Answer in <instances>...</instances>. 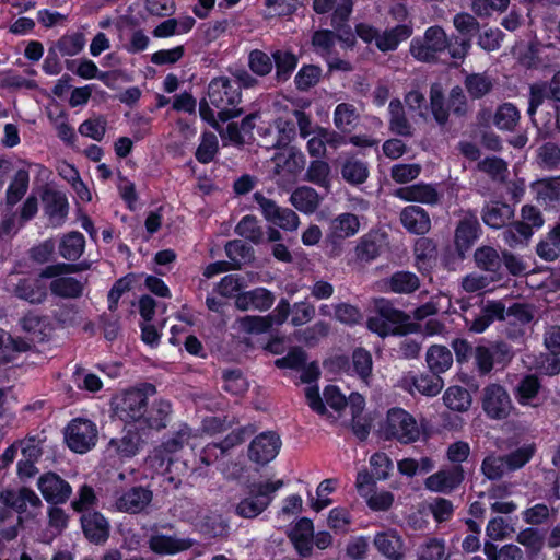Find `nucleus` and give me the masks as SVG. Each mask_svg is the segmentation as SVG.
Listing matches in <instances>:
<instances>
[{
    "instance_id": "64",
    "label": "nucleus",
    "mask_w": 560,
    "mask_h": 560,
    "mask_svg": "<svg viewBox=\"0 0 560 560\" xmlns=\"http://www.w3.org/2000/svg\"><path fill=\"white\" fill-rule=\"evenodd\" d=\"M195 438L197 434L188 425L182 424L172 438L162 443L161 448L166 453H176Z\"/></svg>"
},
{
    "instance_id": "5",
    "label": "nucleus",
    "mask_w": 560,
    "mask_h": 560,
    "mask_svg": "<svg viewBox=\"0 0 560 560\" xmlns=\"http://www.w3.org/2000/svg\"><path fill=\"white\" fill-rule=\"evenodd\" d=\"M382 433L386 440L395 439L404 444L412 443L420 436L417 421L401 408H392L387 411Z\"/></svg>"
},
{
    "instance_id": "33",
    "label": "nucleus",
    "mask_w": 560,
    "mask_h": 560,
    "mask_svg": "<svg viewBox=\"0 0 560 560\" xmlns=\"http://www.w3.org/2000/svg\"><path fill=\"white\" fill-rule=\"evenodd\" d=\"M340 174L346 183L353 186L361 185L369 178V165L365 161L349 155L340 164Z\"/></svg>"
},
{
    "instance_id": "43",
    "label": "nucleus",
    "mask_w": 560,
    "mask_h": 560,
    "mask_svg": "<svg viewBox=\"0 0 560 560\" xmlns=\"http://www.w3.org/2000/svg\"><path fill=\"white\" fill-rule=\"evenodd\" d=\"M45 212L50 219L62 220L68 213V200L65 194L58 190L46 189L43 194Z\"/></svg>"
},
{
    "instance_id": "59",
    "label": "nucleus",
    "mask_w": 560,
    "mask_h": 560,
    "mask_svg": "<svg viewBox=\"0 0 560 560\" xmlns=\"http://www.w3.org/2000/svg\"><path fill=\"white\" fill-rule=\"evenodd\" d=\"M235 328L244 334L248 335H260L267 332L269 327V322L266 316H253L246 315L240 317L235 320Z\"/></svg>"
},
{
    "instance_id": "46",
    "label": "nucleus",
    "mask_w": 560,
    "mask_h": 560,
    "mask_svg": "<svg viewBox=\"0 0 560 560\" xmlns=\"http://www.w3.org/2000/svg\"><path fill=\"white\" fill-rule=\"evenodd\" d=\"M413 253L417 268L420 271H427L435 259L436 245L431 238L420 237L415 243Z\"/></svg>"
},
{
    "instance_id": "62",
    "label": "nucleus",
    "mask_w": 560,
    "mask_h": 560,
    "mask_svg": "<svg viewBox=\"0 0 560 560\" xmlns=\"http://www.w3.org/2000/svg\"><path fill=\"white\" fill-rule=\"evenodd\" d=\"M322 77V69L315 65H304L294 78L295 86L299 91H307L315 86Z\"/></svg>"
},
{
    "instance_id": "37",
    "label": "nucleus",
    "mask_w": 560,
    "mask_h": 560,
    "mask_svg": "<svg viewBox=\"0 0 560 560\" xmlns=\"http://www.w3.org/2000/svg\"><path fill=\"white\" fill-rule=\"evenodd\" d=\"M271 57L276 67V80L288 81L299 63L298 56L290 49H276L271 51Z\"/></svg>"
},
{
    "instance_id": "21",
    "label": "nucleus",
    "mask_w": 560,
    "mask_h": 560,
    "mask_svg": "<svg viewBox=\"0 0 560 560\" xmlns=\"http://www.w3.org/2000/svg\"><path fill=\"white\" fill-rule=\"evenodd\" d=\"M474 262L479 270L497 282L505 278L504 268L502 267V254L492 246L483 245L478 247L474 253Z\"/></svg>"
},
{
    "instance_id": "10",
    "label": "nucleus",
    "mask_w": 560,
    "mask_h": 560,
    "mask_svg": "<svg viewBox=\"0 0 560 560\" xmlns=\"http://www.w3.org/2000/svg\"><path fill=\"white\" fill-rule=\"evenodd\" d=\"M275 182L281 188H290L298 175L306 165L304 153L295 147H290L288 154H277L275 158Z\"/></svg>"
},
{
    "instance_id": "44",
    "label": "nucleus",
    "mask_w": 560,
    "mask_h": 560,
    "mask_svg": "<svg viewBox=\"0 0 560 560\" xmlns=\"http://www.w3.org/2000/svg\"><path fill=\"white\" fill-rule=\"evenodd\" d=\"M30 184V172L26 168H20L15 172L5 192L7 206H15L26 194Z\"/></svg>"
},
{
    "instance_id": "2",
    "label": "nucleus",
    "mask_w": 560,
    "mask_h": 560,
    "mask_svg": "<svg viewBox=\"0 0 560 560\" xmlns=\"http://www.w3.org/2000/svg\"><path fill=\"white\" fill-rule=\"evenodd\" d=\"M209 103L219 109L220 121H228L243 114L238 107L242 102V91L228 77L213 78L208 84Z\"/></svg>"
},
{
    "instance_id": "4",
    "label": "nucleus",
    "mask_w": 560,
    "mask_h": 560,
    "mask_svg": "<svg viewBox=\"0 0 560 560\" xmlns=\"http://www.w3.org/2000/svg\"><path fill=\"white\" fill-rule=\"evenodd\" d=\"M155 394L156 387L149 383L125 390L117 399L116 415L125 422H139L145 415L149 398Z\"/></svg>"
},
{
    "instance_id": "6",
    "label": "nucleus",
    "mask_w": 560,
    "mask_h": 560,
    "mask_svg": "<svg viewBox=\"0 0 560 560\" xmlns=\"http://www.w3.org/2000/svg\"><path fill=\"white\" fill-rule=\"evenodd\" d=\"M452 37L448 38L441 26L427 28L422 38H413L410 44L411 55L420 61H433L438 55L447 50L451 55Z\"/></svg>"
},
{
    "instance_id": "58",
    "label": "nucleus",
    "mask_w": 560,
    "mask_h": 560,
    "mask_svg": "<svg viewBox=\"0 0 560 560\" xmlns=\"http://www.w3.org/2000/svg\"><path fill=\"white\" fill-rule=\"evenodd\" d=\"M537 162L544 170H560V147L553 142H546L537 151Z\"/></svg>"
},
{
    "instance_id": "28",
    "label": "nucleus",
    "mask_w": 560,
    "mask_h": 560,
    "mask_svg": "<svg viewBox=\"0 0 560 560\" xmlns=\"http://www.w3.org/2000/svg\"><path fill=\"white\" fill-rule=\"evenodd\" d=\"M314 526L310 518L302 517L298 521L290 533V539L298 553L307 558L313 551Z\"/></svg>"
},
{
    "instance_id": "16",
    "label": "nucleus",
    "mask_w": 560,
    "mask_h": 560,
    "mask_svg": "<svg viewBox=\"0 0 560 560\" xmlns=\"http://www.w3.org/2000/svg\"><path fill=\"white\" fill-rule=\"evenodd\" d=\"M481 234L478 217L472 211L463 212L454 233V245L460 257L471 248Z\"/></svg>"
},
{
    "instance_id": "63",
    "label": "nucleus",
    "mask_w": 560,
    "mask_h": 560,
    "mask_svg": "<svg viewBox=\"0 0 560 560\" xmlns=\"http://www.w3.org/2000/svg\"><path fill=\"white\" fill-rule=\"evenodd\" d=\"M248 67L254 74L266 77L272 71V57L260 49H253L248 55Z\"/></svg>"
},
{
    "instance_id": "19",
    "label": "nucleus",
    "mask_w": 560,
    "mask_h": 560,
    "mask_svg": "<svg viewBox=\"0 0 560 560\" xmlns=\"http://www.w3.org/2000/svg\"><path fill=\"white\" fill-rule=\"evenodd\" d=\"M280 447L281 440L279 435L273 432H264L252 441L248 457L257 464L265 465L278 455Z\"/></svg>"
},
{
    "instance_id": "20",
    "label": "nucleus",
    "mask_w": 560,
    "mask_h": 560,
    "mask_svg": "<svg viewBox=\"0 0 560 560\" xmlns=\"http://www.w3.org/2000/svg\"><path fill=\"white\" fill-rule=\"evenodd\" d=\"M81 528L85 538L93 544L103 545L107 541L110 525L98 511H86L80 517Z\"/></svg>"
},
{
    "instance_id": "61",
    "label": "nucleus",
    "mask_w": 560,
    "mask_h": 560,
    "mask_svg": "<svg viewBox=\"0 0 560 560\" xmlns=\"http://www.w3.org/2000/svg\"><path fill=\"white\" fill-rule=\"evenodd\" d=\"M330 166L320 159L313 160L305 173L304 179L320 187H327L329 184Z\"/></svg>"
},
{
    "instance_id": "1",
    "label": "nucleus",
    "mask_w": 560,
    "mask_h": 560,
    "mask_svg": "<svg viewBox=\"0 0 560 560\" xmlns=\"http://www.w3.org/2000/svg\"><path fill=\"white\" fill-rule=\"evenodd\" d=\"M92 264L88 260H82L77 264L58 262L42 269L40 277L52 279L49 284V290L52 295L74 300L83 295L85 284L73 277L62 275L85 271L89 270Z\"/></svg>"
},
{
    "instance_id": "48",
    "label": "nucleus",
    "mask_w": 560,
    "mask_h": 560,
    "mask_svg": "<svg viewBox=\"0 0 560 560\" xmlns=\"http://www.w3.org/2000/svg\"><path fill=\"white\" fill-rule=\"evenodd\" d=\"M444 404L454 411L464 412L469 409L472 402L470 393L462 386H450L443 395Z\"/></svg>"
},
{
    "instance_id": "32",
    "label": "nucleus",
    "mask_w": 560,
    "mask_h": 560,
    "mask_svg": "<svg viewBox=\"0 0 560 560\" xmlns=\"http://www.w3.org/2000/svg\"><path fill=\"white\" fill-rule=\"evenodd\" d=\"M323 198L310 186H300L295 188L291 196V205L304 214H313L320 206Z\"/></svg>"
},
{
    "instance_id": "52",
    "label": "nucleus",
    "mask_w": 560,
    "mask_h": 560,
    "mask_svg": "<svg viewBox=\"0 0 560 560\" xmlns=\"http://www.w3.org/2000/svg\"><path fill=\"white\" fill-rule=\"evenodd\" d=\"M478 171L486 173L493 182L504 183L509 177L508 163L498 156H487L477 164Z\"/></svg>"
},
{
    "instance_id": "18",
    "label": "nucleus",
    "mask_w": 560,
    "mask_h": 560,
    "mask_svg": "<svg viewBox=\"0 0 560 560\" xmlns=\"http://www.w3.org/2000/svg\"><path fill=\"white\" fill-rule=\"evenodd\" d=\"M152 499L151 490L142 486L131 487L116 498L115 509L128 514H140L148 509Z\"/></svg>"
},
{
    "instance_id": "30",
    "label": "nucleus",
    "mask_w": 560,
    "mask_h": 560,
    "mask_svg": "<svg viewBox=\"0 0 560 560\" xmlns=\"http://www.w3.org/2000/svg\"><path fill=\"white\" fill-rule=\"evenodd\" d=\"M172 412V405L165 399H156L150 406L147 404L145 415L140 423L154 430L165 429Z\"/></svg>"
},
{
    "instance_id": "55",
    "label": "nucleus",
    "mask_w": 560,
    "mask_h": 560,
    "mask_svg": "<svg viewBox=\"0 0 560 560\" xmlns=\"http://www.w3.org/2000/svg\"><path fill=\"white\" fill-rule=\"evenodd\" d=\"M235 233L255 244L264 242V231L255 215L243 217L235 226Z\"/></svg>"
},
{
    "instance_id": "31",
    "label": "nucleus",
    "mask_w": 560,
    "mask_h": 560,
    "mask_svg": "<svg viewBox=\"0 0 560 560\" xmlns=\"http://www.w3.org/2000/svg\"><path fill=\"white\" fill-rule=\"evenodd\" d=\"M388 128L400 137H412L413 127L406 116L404 105L399 98H393L388 105Z\"/></svg>"
},
{
    "instance_id": "11",
    "label": "nucleus",
    "mask_w": 560,
    "mask_h": 560,
    "mask_svg": "<svg viewBox=\"0 0 560 560\" xmlns=\"http://www.w3.org/2000/svg\"><path fill=\"white\" fill-rule=\"evenodd\" d=\"M97 428L89 419L75 418L65 428V441L74 453L84 454L97 442Z\"/></svg>"
},
{
    "instance_id": "38",
    "label": "nucleus",
    "mask_w": 560,
    "mask_h": 560,
    "mask_svg": "<svg viewBox=\"0 0 560 560\" xmlns=\"http://www.w3.org/2000/svg\"><path fill=\"white\" fill-rule=\"evenodd\" d=\"M225 253L233 270L241 269L255 258L253 247L241 240L229 241L225 244Z\"/></svg>"
},
{
    "instance_id": "26",
    "label": "nucleus",
    "mask_w": 560,
    "mask_h": 560,
    "mask_svg": "<svg viewBox=\"0 0 560 560\" xmlns=\"http://www.w3.org/2000/svg\"><path fill=\"white\" fill-rule=\"evenodd\" d=\"M384 243V234L370 231L362 235L354 247L355 259L363 264L375 260L380 255Z\"/></svg>"
},
{
    "instance_id": "54",
    "label": "nucleus",
    "mask_w": 560,
    "mask_h": 560,
    "mask_svg": "<svg viewBox=\"0 0 560 560\" xmlns=\"http://www.w3.org/2000/svg\"><path fill=\"white\" fill-rule=\"evenodd\" d=\"M412 385L422 395L435 396L443 387V380L432 372L421 373L412 376Z\"/></svg>"
},
{
    "instance_id": "47",
    "label": "nucleus",
    "mask_w": 560,
    "mask_h": 560,
    "mask_svg": "<svg viewBox=\"0 0 560 560\" xmlns=\"http://www.w3.org/2000/svg\"><path fill=\"white\" fill-rule=\"evenodd\" d=\"M200 530L211 538H228L230 535V524L223 515L210 513L201 521Z\"/></svg>"
},
{
    "instance_id": "15",
    "label": "nucleus",
    "mask_w": 560,
    "mask_h": 560,
    "mask_svg": "<svg viewBox=\"0 0 560 560\" xmlns=\"http://www.w3.org/2000/svg\"><path fill=\"white\" fill-rule=\"evenodd\" d=\"M37 488L50 505L65 504L72 495L71 485L52 471L45 472L37 479Z\"/></svg>"
},
{
    "instance_id": "34",
    "label": "nucleus",
    "mask_w": 560,
    "mask_h": 560,
    "mask_svg": "<svg viewBox=\"0 0 560 560\" xmlns=\"http://www.w3.org/2000/svg\"><path fill=\"white\" fill-rule=\"evenodd\" d=\"M514 217L513 208L503 202H490L482 209L481 218L486 225L492 229L505 226Z\"/></svg>"
},
{
    "instance_id": "12",
    "label": "nucleus",
    "mask_w": 560,
    "mask_h": 560,
    "mask_svg": "<svg viewBox=\"0 0 560 560\" xmlns=\"http://www.w3.org/2000/svg\"><path fill=\"white\" fill-rule=\"evenodd\" d=\"M481 408L486 416L492 420H504L514 409L510 394L504 386L491 383L481 392Z\"/></svg>"
},
{
    "instance_id": "45",
    "label": "nucleus",
    "mask_w": 560,
    "mask_h": 560,
    "mask_svg": "<svg viewBox=\"0 0 560 560\" xmlns=\"http://www.w3.org/2000/svg\"><path fill=\"white\" fill-rule=\"evenodd\" d=\"M465 89L472 100L486 96L493 89V80L487 73L467 74L464 81Z\"/></svg>"
},
{
    "instance_id": "35",
    "label": "nucleus",
    "mask_w": 560,
    "mask_h": 560,
    "mask_svg": "<svg viewBox=\"0 0 560 560\" xmlns=\"http://www.w3.org/2000/svg\"><path fill=\"white\" fill-rule=\"evenodd\" d=\"M85 249V238L82 233L72 231L63 234L58 245L59 255L68 261H77Z\"/></svg>"
},
{
    "instance_id": "39",
    "label": "nucleus",
    "mask_w": 560,
    "mask_h": 560,
    "mask_svg": "<svg viewBox=\"0 0 560 560\" xmlns=\"http://www.w3.org/2000/svg\"><path fill=\"white\" fill-rule=\"evenodd\" d=\"M412 34V27L407 24H398L395 27L384 31L377 37L376 47L383 51L395 50L398 45L408 39Z\"/></svg>"
},
{
    "instance_id": "27",
    "label": "nucleus",
    "mask_w": 560,
    "mask_h": 560,
    "mask_svg": "<svg viewBox=\"0 0 560 560\" xmlns=\"http://www.w3.org/2000/svg\"><path fill=\"white\" fill-rule=\"evenodd\" d=\"M399 219L402 226L412 234L424 235L431 229L429 213L420 206L405 207Z\"/></svg>"
},
{
    "instance_id": "51",
    "label": "nucleus",
    "mask_w": 560,
    "mask_h": 560,
    "mask_svg": "<svg viewBox=\"0 0 560 560\" xmlns=\"http://www.w3.org/2000/svg\"><path fill=\"white\" fill-rule=\"evenodd\" d=\"M521 119L520 110L512 103H503L494 114L493 122L500 130L514 131Z\"/></svg>"
},
{
    "instance_id": "40",
    "label": "nucleus",
    "mask_w": 560,
    "mask_h": 560,
    "mask_svg": "<svg viewBox=\"0 0 560 560\" xmlns=\"http://www.w3.org/2000/svg\"><path fill=\"white\" fill-rule=\"evenodd\" d=\"M360 114L350 103H339L334 110V125L342 133L351 132L359 122Z\"/></svg>"
},
{
    "instance_id": "36",
    "label": "nucleus",
    "mask_w": 560,
    "mask_h": 560,
    "mask_svg": "<svg viewBox=\"0 0 560 560\" xmlns=\"http://www.w3.org/2000/svg\"><path fill=\"white\" fill-rule=\"evenodd\" d=\"M385 285L393 293L410 294L420 288V279L413 272L400 270L387 278Z\"/></svg>"
},
{
    "instance_id": "49",
    "label": "nucleus",
    "mask_w": 560,
    "mask_h": 560,
    "mask_svg": "<svg viewBox=\"0 0 560 560\" xmlns=\"http://www.w3.org/2000/svg\"><path fill=\"white\" fill-rule=\"evenodd\" d=\"M430 108L435 121L440 126L446 125L450 116V108L445 101L443 90L439 83H433L430 88Z\"/></svg>"
},
{
    "instance_id": "50",
    "label": "nucleus",
    "mask_w": 560,
    "mask_h": 560,
    "mask_svg": "<svg viewBox=\"0 0 560 560\" xmlns=\"http://www.w3.org/2000/svg\"><path fill=\"white\" fill-rule=\"evenodd\" d=\"M141 438L136 431H128L119 439L109 441V448H114L115 453L120 457H132L140 448Z\"/></svg>"
},
{
    "instance_id": "41",
    "label": "nucleus",
    "mask_w": 560,
    "mask_h": 560,
    "mask_svg": "<svg viewBox=\"0 0 560 560\" xmlns=\"http://www.w3.org/2000/svg\"><path fill=\"white\" fill-rule=\"evenodd\" d=\"M375 311L397 334H404L402 327L409 322L410 316L395 308L388 301L382 299L376 303Z\"/></svg>"
},
{
    "instance_id": "9",
    "label": "nucleus",
    "mask_w": 560,
    "mask_h": 560,
    "mask_svg": "<svg viewBox=\"0 0 560 560\" xmlns=\"http://www.w3.org/2000/svg\"><path fill=\"white\" fill-rule=\"evenodd\" d=\"M40 277L12 276L5 280V290L19 300L32 305H40L48 298L47 285Z\"/></svg>"
},
{
    "instance_id": "60",
    "label": "nucleus",
    "mask_w": 560,
    "mask_h": 560,
    "mask_svg": "<svg viewBox=\"0 0 560 560\" xmlns=\"http://www.w3.org/2000/svg\"><path fill=\"white\" fill-rule=\"evenodd\" d=\"M219 151V142L213 132L206 131L201 136V142L198 145L195 156L198 162L208 164L213 161Z\"/></svg>"
},
{
    "instance_id": "7",
    "label": "nucleus",
    "mask_w": 560,
    "mask_h": 560,
    "mask_svg": "<svg viewBox=\"0 0 560 560\" xmlns=\"http://www.w3.org/2000/svg\"><path fill=\"white\" fill-rule=\"evenodd\" d=\"M0 503L10 506L19 514L18 526L23 520L37 517L43 510V501L37 493L26 487L18 490L9 489L0 492Z\"/></svg>"
},
{
    "instance_id": "8",
    "label": "nucleus",
    "mask_w": 560,
    "mask_h": 560,
    "mask_svg": "<svg viewBox=\"0 0 560 560\" xmlns=\"http://www.w3.org/2000/svg\"><path fill=\"white\" fill-rule=\"evenodd\" d=\"M453 25L458 35L452 36L451 58L464 61L471 48L474 36L480 30V24L472 14L460 12L454 15Z\"/></svg>"
},
{
    "instance_id": "53",
    "label": "nucleus",
    "mask_w": 560,
    "mask_h": 560,
    "mask_svg": "<svg viewBox=\"0 0 560 560\" xmlns=\"http://www.w3.org/2000/svg\"><path fill=\"white\" fill-rule=\"evenodd\" d=\"M446 552L443 538L427 537L417 549V560H442Z\"/></svg>"
},
{
    "instance_id": "24",
    "label": "nucleus",
    "mask_w": 560,
    "mask_h": 560,
    "mask_svg": "<svg viewBox=\"0 0 560 560\" xmlns=\"http://www.w3.org/2000/svg\"><path fill=\"white\" fill-rule=\"evenodd\" d=\"M395 196L408 202H419L435 206L440 202L442 195L432 184L418 183L398 188Z\"/></svg>"
},
{
    "instance_id": "57",
    "label": "nucleus",
    "mask_w": 560,
    "mask_h": 560,
    "mask_svg": "<svg viewBox=\"0 0 560 560\" xmlns=\"http://www.w3.org/2000/svg\"><path fill=\"white\" fill-rule=\"evenodd\" d=\"M223 389L232 395L240 396L247 392L248 383L238 369L222 371Z\"/></svg>"
},
{
    "instance_id": "42",
    "label": "nucleus",
    "mask_w": 560,
    "mask_h": 560,
    "mask_svg": "<svg viewBox=\"0 0 560 560\" xmlns=\"http://www.w3.org/2000/svg\"><path fill=\"white\" fill-rule=\"evenodd\" d=\"M427 363L430 372L440 375L447 371L453 363L452 352L444 346L434 345L427 351Z\"/></svg>"
},
{
    "instance_id": "17",
    "label": "nucleus",
    "mask_w": 560,
    "mask_h": 560,
    "mask_svg": "<svg viewBox=\"0 0 560 560\" xmlns=\"http://www.w3.org/2000/svg\"><path fill=\"white\" fill-rule=\"evenodd\" d=\"M465 480V471L462 465H452L430 475L424 480L427 490L435 493L450 494Z\"/></svg>"
},
{
    "instance_id": "56",
    "label": "nucleus",
    "mask_w": 560,
    "mask_h": 560,
    "mask_svg": "<svg viewBox=\"0 0 560 560\" xmlns=\"http://www.w3.org/2000/svg\"><path fill=\"white\" fill-rule=\"evenodd\" d=\"M481 472L489 480H499L505 474L511 472L506 459L501 455L490 454L481 463Z\"/></svg>"
},
{
    "instance_id": "22",
    "label": "nucleus",
    "mask_w": 560,
    "mask_h": 560,
    "mask_svg": "<svg viewBox=\"0 0 560 560\" xmlns=\"http://www.w3.org/2000/svg\"><path fill=\"white\" fill-rule=\"evenodd\" d=\"M195 540L188 537L154 532L148 540L149 548L158 555H176L190 549Z\"/></svg>"
},
{
    "instance_id": "29",
    "label": "nucleus",
    "mask_w": 560,
    "mask_h": 560,
    "mask_svg": "<svg viewBox=\"0 0 560 560\" xmlns=\"http://www.w3.org/2000/svg\"><path fill=\"white\" fill-rule=\"evenodd\" d=\"M373 544L377 551L389 560H400L404 557V540L396 530L377 533Z\"/></svg>"
},
{
    "instance_id": "3",
    "label": "nucleus",
    "mask_w": 560,
    "mask_h": 560,
    "mask_svg": "<svg viewBox=\"0 0 560 560\" xmlns=\"http://www.w3.org/2000/svg\"><path fill=\"white\" fill-rule=\"evenodd\" d=\"M282 487V480L250 483L246 495L235 505V514L243 518L257 517L270 505L275 493Z\"/></svg>"
},
{
    "instance_id": "14",
    "label": "nucleus",
    "mask_w": 560,
    "mask_h": 560,
    "mask_svg": "<svg viewBox=\"0 0 560 560\" xmlns=\"http://www.w3.org/2000/svg\"><path fill=\"white\" fill-rule=\"evenodd\" d=\"M360 228L359 217L350 212L340 213L328 222L325 241L331 245L335 256L340 254L341 243L354 236Z\"/></svg>"
},
{
    "instance_id": "23",
    "label": "nucleus",
    "mask_w": 560,
    "mask_h": 560,
    "mask_svg": "<svg viewBox=\"0 0 560 560\" xmlns=\"http://www.w3.org/2000/svg\"><path fill=\"white\" fill-rule=\"evenodd\" d=\"M275 299L271 291L259 287L238 293L235 299V307L243 312L250 310L265 312L272 306Z\"/></svg>"
},
{
    "instance_id": "25",
    "label": "nucleus",
    "mask_w": 560,
    "mask_h": 560,
    "mask_svg": "<svg viewBox=\"0 0 560 560\" xmlns=\"http://www.w3.org/2000/svg\"><path fill=\"white\" fill-rule=\"evenodd\" d=\"M542 384L538 375L526 374L513 388L516 401L521 406L537 407L541 404L540 393Z\"/></svg>"
},
{
    "instance_id": "13",
    "label": "nucleus",
    "mask_w": 560,
    "mask_h": 560,
    "mask_svg": "<svg viewBox=\"0 0 560 560\" xmlns=\"http://www.w3.org/2000/svg\"><path fill=\"white\" fill-rule=\"evenodd\" d=\"M253 199L259 206L265 220L284 231H296L300 225L298 213L290 209L277 205L276 201L264 196L262 192L256 191Z\"/></svg>"
}]
</instances>
